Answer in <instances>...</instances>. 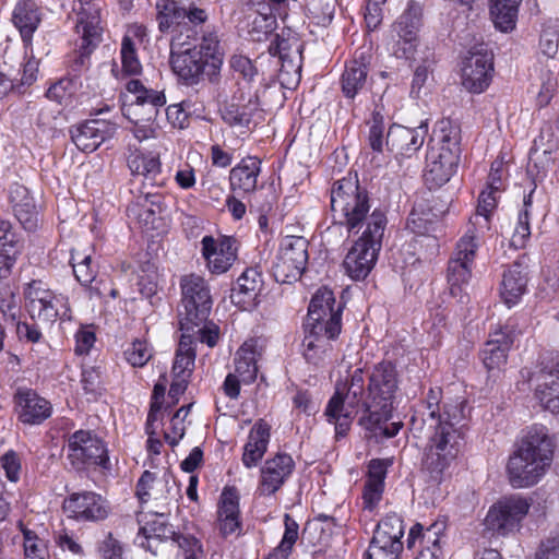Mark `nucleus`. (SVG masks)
Listing matches in <instances>:
<instances>
[{"instance_id": "obj_1", "label": "nucleus", "mask_w": 559, "mask_h": 559, "mask_svg": "<svg viewBox=\"0 0 559 559\" xmlns=\"http://www.w3.org/2000/svg\"><path fill=\"white\" fill-rule=\"evenodd\" d=\"M441 391L430 389L413 425L420 421L429 436V445L424 459V469L435 483H440L443 472L456 457L461 435L457 425L465 418L464 402L445 403L440 406Z\"/></svg>"}, {"instance_id": "obj_2", "label": "nucleus", "mask_w": 559, "mask_h": 559, "mask_svg": "<svg viewBox=\"0 0 559 559\" xmlns=\"http://www.w3.org/2000/svg\"><path fill=\"white\" fill-rule=\"evenodd\" d=\"M554 448L546 427H532L509 456L507 475L511 486L528 488L536 485L551 465Z\"/></svg>"}, {"instance_id": "obj_3", "label": "nucleus", "mask_w": 559, "mask_h": 559, "mask_svg": "<svg viewBox=\"0 0 559 559\" xmlns=\"http://www.w3.org/2000/svg\"><path fill=\"white\" fill-rule=\"evenodd\" d=\"M396 390L395 367L391 362L377 365L369 378L368 395L362 403L365 415L360 418V425L374 437L392 438L402 427L400 423H389Z\"/></svg>"}, {"instance_id": "obj_4", "label": "nucleus", "mask_w": 559, "mask_h": 559, "mask_svg": "<svg viewBox=\"0 0 559 559\" xmlns=\"http://www.w3.org/2000/svg\"><path fill=\"white\" fill-rule=\"evenodd\" d=\"M370 199L366 189L358 183L357 177H345L337 180L331 190V210L337 224L348 231L358 233L370 224L371 216L381 210L370 213Z\"/></svg>"}, {"instance_id": "obj_5", "label": "nucleus", "mask_w": 559, "mask_h": 559, "mask_svg": "<svg viewBox=\"0 0 559 559\" xmlns=\"http://www.w3.org/2000/svg\"><path fill=\"white\" fill-rule=\"evenodd\" d=\"M386 226L383 212H376L361 237L346 254L343 266L353 280H364L374 266Z\"/></svg>"}, {"instance_id": "obj_6", "label": "nucleus", "mask_w": 559, "mask_h": 559, "mask_svg": "<svg viewBox=\"0 0 559 559\" xmlns=\"http://www.w3.org/2000/svg\"><path fill=\"white\" fill-rule=\"evenodd\" d=\"M365 379L360 368L350 374V381L337 383L335 393L325 408L329 423L334 424L337 436H344L348 431L357 408L366 399L364 396Z\"/></svg>"}, {"instance_id": "obj_7", "label": "nucleus", "mask_w": 559, "mask_h": 559, "mask_svg": "<svg viewBox=\"0 0 559 559\" xmlns=\"http://www.w3.org/2000/svg\"><path fill=\"white\" fill-rule=\"evenodd\" d=\"M484 228L469 223L465 234L456 245L454 258L449 262L448 283L450 294L464 304L467 300L466 287L471 278V266L479 248Z\"/></svg>"}, {"instance_id": "obj_8", "label": "nucleus", "mask_w": 559, "mask_h": 559, "mask_svg": "<svg viewBox=\"0 0 559 559\" xmlns=\"http://www.w3.org/2000/svg\"><path fill=\"white\" fill-rule=\"evenodd\" d=\"M182 299L178 309L181 331L190 332L204 322L212 308L210 287L197 274L185 275L180 281Z\"/></svg>"}, {"instance_id": "obj_9", "label": "nucleus", "mask_w": 559, "mask_h": 559, "mask_svg": "<svg viewBox=\"0 0 559 559\" xmlns=\"http://www.w3.org/2000/svg\"><path fill=\"white\" fill-rule=\"evenodd\" d=\"M532 501L520 495L500 498L488 510L484 520L487 531L500 536L518 532L528 514Z\"/></svg>"}, {"instance_id": "obj_10", "label": "nucleus", "mask_w": 559, "mask_h": 559, "mask_svg": "<svg viewBox=\"0 0 559 559\" xmlns=\"http://www.w3.org/2000/svg\"><path fill=\"white\" fill-rule=\"evenodd\" d=\"M26 309L29 316L43 323H52L57 319L70 318L67 297L56 294L41 281H32L24 288Z\"/></svg>"}, {"instance_id": "obj_11", "label": "nucleus", "mask_w": 559, "mask_h": 559, "mask_svg": "<svg viewBox=\"0 0 559 559\" xmlns=\"http://www.w3.org/2000/svg\"><path fill=\"white\" fill-rule=\"evenodd\" d=\"M308 262V241L304 237L287 236L281 242L272 265L274 278L278 283L297 281Z\"/></svg>"}, {"instance_id": "obj_12", "label": "nucleus", "mask_w": 559, "mask_h": 559, "mask_svg": "<svg viewBox=\"0 0 559 559\" xmlns=\"http://www.w3.org/2000/svg\"><path fill=\"white\" fill-rule=\"evenodd\" d=\"M170 66L173 72L186 85H197L207 79L214 82L219 71L207 68V61L200 56L194 48H183V44L173 43L170 52Z\"/></svg>"}, {"instance_id": "obj_13", "label": "nucleus", "mask_w": 559, "mask_h": 559, "mask_svg": "<svg viewBox=\"0 0 559 559\" xmlns=\"http://www.w3.org/2000/svg\"><path fill=\"white\" fill-rule=\"evenodd\" d=\"M403 534V520L396 514L385 516L377 525L365 559H399Z\"/></svg>"}, {"instance_id": "obj_14", "label": "nucleus", "mask_w": 559, "mask_h": 559, "mask_svg": "<svg viewBox=\"0 0 559 559\" xmlns=\"http://www.w3.org/2000/svg\"><path fill=\"white\" fill-rule=\"evenodd\" d=\"M76 15L75 27L81 35L82 44L80 53L72 64V70L80 73L88 67L90 55L102 39L103 27L100 26V9L97 4L80 8Z\"/></svg>"}, {"instance_id": "obj_15", "label": "nucleus", "mask_w": 559, "mask_h": 559, "mask_svg": "<svg viewBox=\"0 0 559 559\" xmlns=\"http://www.w3.org/2000/svg\"><path fill=\"white\" fill-rule=\"evenodd\" d=\"M68 459L76 469L88 465L107 468L109 461L103 441L91 431L85 430L75 431L69 438Z\"/></svg>"}, {"instance_id": "obj_16", "label": "nucleus", "mask_w": 559, "mask_h": 559, "mask_svg": "<svg viewBox=\"0 0 559 559\" xmlns=\"http://www.w3.org/2000/svg\"><path fill=\"white\" fill-rule=\"evenodd\" d=\"M492 70V53L485 44L475 45L463 60L462 84L472 93H481L489 85Z\"/></svg>"}, {"instance_id": "obj_17", "label": "nucleus", "mask_w": 559, "mask_h": 559, "mask_svg": "<svg viewBox=\"0 0 559 559\" xmlns=\"http://www.w3.org/2000/svg\"><path fill=\"white\" fill-rule=\"evenodd\" d=\"M341 313L342 308H335L333 292L320 288L310 300L306 328L319 325L328 335L337 336L342 328Z\"/></svg>"}, {"instance_id": "obj_18", "label": "nucleus", "mask_w": 559, "mask_h": 559, "mask_svg": "<svg viewBox=\"0 0 559 559\" xmlns=\"http://www.w3.org/2000/svg\"><path fill=\"white\" fill-rule=\"evenodd\" d=\"M62 510L69 519L78 522H98L108 516L107 501L94 491L69 495L62 502Z\"/></svg>"}, {"instance_id": "obj_19", "label": "nucleus", "mask_w": 559, "mask_h": 559, "mask_svg": "<svg viewBox=\"0 0 559 559\" xmlns=\"http://www.w3.org/2000/svg\"><path fill=\"white\" fill-rule=\"evenodd\" d=\"M420 26L421 7L412 1L392 26L399 37L392 46L394 56L405 59L414 56Z\"/></svg>"}, {"instance_id": "obj_20", "label": "nucleus", "mask_w": 559, "mask_h": 559, "mask_svg": "<svg viewBox=\"0 0 559 559\" xmlns=\"http://www.w3.org/2000/svg\"><path fill=\"white\" fill-rule=\"evenodd\" d=\"M126 90L135 96L136 106H148L146 119L147 123L140 124L135 122L133 133L139 141L147 140L154 136L152 119L157 114V107H162L166 103L165 95L162 92L148 90L138 79H132L126 84Z\"/></svg>"}, {"instance_id": "obj_21", "label": "nucleus", "mask_w": 559, "mask_h": 559, "mask_svg": "<svg viewBox=\"0 0 559 559\" xmlns=\"http://www.w3.org/2000/svg\"><path fill=\"white\" fill-rule=\"evenodd\" d=\"M460 159L459 153L451 148L429 147L426 156L425 180L430 187L447 183L455 173Z\"/></svg>"}, {"instance_id": "obj_22", "label": "nucleus", "mask_w": 559, "mask_h": 559, "mask_svg": "<svg viewBox=\"0 0 559 559\" xmlns=\"http://www.w3.org/2000/svg\"><path fill=\"white\" fill-rule=\"evenodd\" d=\"M127 163L134 181L139 180L143 189L158 188L164 185L165 179L157 154L134 150L129 154Z\"/></svg>"}, {"instance_id": "obj_23", "label": "nucleus", "mask_w": 559, "mask_h": 559, "mask_svg": "<svg viewBox=\"0 0 559 559\" xmlns=\"http://www.w3.org/2000/svg\"><path fill=\"white\" fill-rule=\"evenodd\" d=\"M185 537L176 535L173 526L167 523L163 514H155L140 527L135 543L140 547L156 554L162 542L170 540L171 544L179 546V542Z\"/></svg>"}, {"instance_id": "obj_24", "label": "nucleus", "mask_w": 559, "mask_h": 559, "mask_svg": "<svg viewBox=\"0 0 559 559\" xmlns=\"http://www.w3.org/2000/svg\"><path fill=\"white\" fill-rule=\"evenodd\" d=\"M71 138L81 151L93 152L114 136L116 124L100 119L88 120L71 129Z\"/></svg>"}, {"instance_id": "obj_25", "label": "nucleus", "mask_w": 559, "mask_h": 559, "mask_svg": "<svg viewBox=\"0 0 559 559\" xmlns=\"http://www.w3.org/2000/svg\"><path fill=\"white\" fill-rule=\"evenodd\" d=\"M269 52L278 56L282 61L281 74L295 73L299 75L301 69V44L290 32L272 35Z\"/></svg>"}, {"instance_id": "obj_26", "label": "nucleus", "mask_w": 559, "mask_h": 559, "mask_svg": "<svg viewBox=\"0 0 559 559\" xmlns=\"http://www.w3.org/2000/svg\"><path fill=\"white\" fill-rule=\"evenodd\" d=\"M427 132L426 123H420L417 128L393 124L386 133L385 144L396 154L412 156L423 146Z\"/></svg>"}, {"instance_id": "obj_27", "label": "nucleus", "mask_w": 559, "mask_h": 559, "mask_svg": "<svg viewBox=\"0 0 559 559\" xmlns=\"http://www.w3.org/2000/svg\"><path fill=\"white\" fill-rule=\"evenodd\" d=\"M294 467L293 457L285 453H278L266 460L261 468V493L270 496L276 492L292 474Z\"/></svg>"}, {"instance_id": "obj_28", "label": "nucleus", "mask_w": 559, "mask_h": 559, "mask_svg": "<svg viewBox=\"0 0 559 559\" xmlns=\"http://www.w3.org/2000/svg\"><path fill=\"white\" fill-rule=\"evenodd\" d=\"M202 252L210 271L215 274L225 273L236 259V249L230 238L217 241L211 236H205L202 239Z\"/></svg>"}, {"instance_id": "obj_29", "label": "nucleus", "mask_w": 559, "mask_h": 559, "mask_svg": "<svg viewBox=\"0 0 559 559\" xmlns=\"http://www.w3.org/2000/svg\"><path fill=\"white\" fill-rule=\"evenodd\" d=\"M307 334L302 341V355L308 364L323 367L332 354L331 341L336 336L324 333L321 326L306 328Z\"/></svg>"}, {"instance_id": "obj_30", "label": "nucleus", "mask_w": 559, "mask_h": 559, "mask_svg": "<svg viewBox=\"0 0 559 559\" xmlns=\"http://www.w3.org/2000/svg\"><path fill=\"white\" fill-rule=\"evenodd\" d=\"M9 198L14 215L24 229L35 230L38 226V212L28 189L23 185L13 183L10 187Z\"/></svg>"}, {"instance_id": "obj_31", "label": "nucleus", "mask_w": 559, "mask_h": 559, "mask_svg": "<svg viewBox=\"0 0 559 559\" xmlns=\"http://www.w3.org/2000/svg\"><path fill=\"white\" fill-rule=\"evenodd\" d=\"M369 56L365 51L356 52L346 63L341 78L342 92L345 97L354 98L366 85L368 78Z\"/></svg>"}, {"instance_id": "obj_32", "label": "nucleus", "mask_w": 559, "mask_h": 559, "mask_svg": "<svg viewBox=\"0 0 559 559\" xmlns=\"http://www.w3.org/2000/svg\"><path fill=\"white\" fill-rule=\"evenodd\" d=\"M261 160L248 156L230 170V187L237 193H250L257 189Z\"/></svg>"}, {"instance_id": "obj_33", "label": "nucleus", "mask_w": 559, "mask_h": 559, "mask_svg": "<svg viewBox=\"0 0 559 559\" xmlns=\"http://www.w3.org/2000/svg\"><path fill=\"white\" fill-rule=\"evenodd\" d=\"M270 441V426L260 419L250 430L248 441L243 447L242 464L252 468L264 456Z\"/></svg>"}, {"instance_id": "obj_34", "label": "nucleus", "mask_w": 559, "mask_h": 559, "mask_svg": "<svg viewBox=\"0 0 559 559\" xmlns=\"http://www.w3.org/2000/svg\"><path fill=\"white\" fill-rule=\"evenodd\" d=\"M263 280L261 273L255 269H247L237 280L231 289L230 299L234 304L246 309L250 307L260 290Z\"/></svg>"}, {"instance_id": "obj_35", "label": "nucleus", "mask_w": 559, "mask_h": 559, "mask_svg": "<svg viewBox=\"0 0 559 559\" xmlns=\"http://www.w3.org/2000/svg\"><path fill=\"white\" fill-rule=\"evenodd\" d=\"M11 229L10 222L0 221V280L7 278L11 274L22 249L19 238Z\"/></svg>"}, {"instance_id": "obj_36", "label": "nucleus", "mask_w": 559, "mask_h": 559, "mask_svg": "<svg viewBox=\"0 0 559 559\" xmlns=\"http://www.w3.org/2000/svg\"><path fill=\"white\" fill-rule=\"evenodd\" d=\"M41 21V12L34 0H20L12 13V22L24 41L31 40Z\"/></svg>"}, {"instance_id": "obj_37", "label": "nucleus", "mask_w": 559, "mask_h": 559, "mask_svg": "<svg viewBox=\"0 0 559 559\" xmlns=\"http://www.w3.org/2000/svg\"><path fill=\"white\" fill-rule=\"evenodd\" d=\"M17 404L21 407L20 418L26 424H40L51 413L50 403L33 391H20Z\"/></svg>"}, {"instance_id": "obj_38", "label": "nucleus", "mask_w": 559, "mask_h": 559, "mask_svg": "<svg viewBox=\"0 0 559 559\" xmlns=\"http://www.w3.org/2000/svg\"><path fill=\"white\" fill-rule=\"evenodd\" d=\"M527 277L520 264H513L503 273L501 297L510 308L519 302L526 292Z\"/></svg>"}, {"instance_id": "obj_39", "label": "nucleus", "mask_w": 559, "mask_h": 559, "mask_svg": "<svg viewBox=\"0 0 559 559\" xmlns=\"http://www.w3.org/2000/svg\"><path fill=\"white\" fill-rule=\"evenodd\" d=\"M441 211H435L428 200H420L414 204L407 219V227L417 235H427L435 230V225L441 215Z\"/></svg>"}, {"instance_id": "obj_40", "label": "nucleus", "mask_w": 559, "mask_h": 559, "mask_svg": "<svg viewBox=\"0 0 559 559\" xmlns=\"http://www.w3.org/2000/svg\"><path fill=\"white\" fill-rule=\"evenodd\" d=\"M262 118L258 96L250 98L247 104L231 103L223 111V119L230 126L248 127L251 122L257 124Z\"/></svg>"}, {"instance_id": "obj_41", "label": "nucleus", "mask_w": 559, "mask_h": 559, "mask_svg": "<svg viewBox=\"0 0 559 559\" xmlns=\"http://www.w3.org/2000/svg\"><path fill=\"white\" fill-rule=\"evenodd\" d=\"M163 200L164 198L159 193L141 189L136 203L131 210L135 212L136 218L144 226L154 225L156 218L165 210Z\"/></svg>"}, {"instance_id": "obj_42", "label": "nucleus", "mask_w": 559, "mask_h": 559, "mask_svg": "<svg viewBox=\"0 0 559 559\" xmlns=\"http://www.w3.org/2000/svg\"><path fill=\"white\" fill-rule=\"evenodd\" d=\"M542 382L536 388V396L543 406L559 414V361L548 372L540 374Z\"/></svg>"}, {"instance_id": "obj_43", "label": "nucleus", "mask_w": 559, "mask_h": 559, "mask_svg": "<svg viewBox=\"0 0 559 559\" xmlns=\"http://www.w3.org/2000/svg\"><path fill=\"white\" fill-rule=\"evenodd\" d=\"M444 530L445 524L443 522H435L426 530H424L421 524L417 523L409 531L407 546L408 548H412L415 545V542L419 539L420 548L442 549Z\"/></svg>"}, {"instance_id": "obj_44", "label": "nucleus", "mask_w": 559, "mask_h": 559, "mask_svg": "<svg viewBox=\"0 0 559 559\" xmlns=\"http://www.w3.org/2000/svg\"><path fill=\"white\" fill-rule=\"evenodd\" d=\"M510 345L511 340L504 333H496L495 337L489 340L481 350V359L485 367L488 370H495L504 365Z\"/></svg>"}, {"instance_id": "obj_45", "label": "nucleus", "mask_w": 559, "mask_h": 559, "mask_svg": "<svg viewBox=\"0 0 559 559\" xmlns=\"http://www.w3.org/2000/svg\"><path fill=\"white\" fill-rule=\"evenodd\" d=\"M460 127L450 119H442L436 124L429 147L451 148V152L460 154Z\"/></svg>"}, {"instance_id": "obj_46", "label": "nucleus", "mask_w": 559, "mask_h": 559, "mask_svg": "<svg viewBox=\"0 0 559 559\" xmlns=\"http://www.w3.org/2000/svg\"><path fill=\"white\" fill-rule=\"evenodd\" d=\"M189 332L183 331L173 366V373L175 378L188 379L193 370L195 360V349L193 347V340Z\"/></svg>"}, {"instance_id": "obj_47", "label": "nucleus", "mask_w": 559, "mask_h": 559, "mask_svg": "<svg viewBox=\"0 0 559 559\" xmlns=\"http://www.w3.org/2000/svg\"><path fill=\"white\" fill-rule=\"evenodd\" d=\"M521 2L522 0H490V14L499 29L508 32L515 26Z\"/></svg>"}, {"instance_id": "obj_48", "label": "nucleus", "mask_w": 559, "mask_h": 559, "mask_svg": "<svg viewBox=\"0 0 559 559\" xmlns=\"http://www.w3.org/2000/svg\"><path fill=\"white\" fill-rule=\"evenodd\" d=\"M532 193L533 191L524 197L522 209L518 213L516 224L511 237V245L515 249L524 248L531 237L530 218Z\"/></svg>"}, {"instance_id": "obj_49", "label": "nucleus", "mask_w": 559, "mask_h": 559, "mask_svg": "<svg viewBox=\"0 0 559 559\" xmlns=\"http://www.w3.org/2000/svg\"><path fill=\"white\" fill-rule=\"evenodd\" d=\"M157 21L162 32L168 31L173 25L180 24L186 19L187 9L175 0H157Z\"/></svg>"}, {"instance_id": "obj_50", "label": "nucleus", "mask_w": 559, "mask_h": 559, "mask_svg": "<svg viewBox=\"0 0 559 559\" xmlns=\"http://www.w3.org/2000/svg\"><path fill=\"white\" fill-rule=\"evenodd\" d=\"M258 367L255 362L254 352L251 347L241 346L235 356V372L242 383H250L255 380Z\"/></svg>"}, {"instance_id": "obj_51", "label": "nucleus", "mask_w": 559, "mask_h": 559, "mask_svg": "<svg viewBox=\"0 0 559 559\" xmlns=\"http://www.w3.org/2000/svg\"><path fill=\"white\" fill-rule=\"evenodd\" d=\"M200 56L207 61V68L210 70L221 71L223 64V52L221 51L219 40L215 33H206L203 35L200 45L193 46Z\"/></svg>"}, {"instance_id": "obj_52", "label": "nucleus", "mask_w": 559, "mask_h": 559, "mask_svg": "<svg viewBox=\"0 0 559 559\" xmlns=\"http://www.w3.org/2000/svg\"><path fill=\"white\" fill-rule=\"evenodd\" d=\"M75 278L84 286L90 285L96 276V271L92 266V257L79 251H72L70 260Z\"/></svg>"}, {"instance_id": "obj_53", "label": "nucleus", "mask_w": 559, "mask_h": 559, "mask_svg": "<svg viewBox=\"0 0 559 559\" xmlns=\"http://www.w3.org/2000/svg\"><path fill=\"white\" fill-rule=\"evenodd\" d=\"M540 52L547 58H554L559 48V26L554 22H547L543 25L539 44Z\"/></svg>"}, {"instance_id": "obj_54", "label": "nucleus", "mask_w": 559, "mask_h": 559, "mask_svg": "<svg viewBox=\"0 0 559 559\" xmlns=\"http://www.w3.org/2000/svg\"><path fill=\"white\" fill-rule=\"evenodd\" d=\"M122 72L126 75H138L142 71V66L139 61L135 46L129 36H124L120 49Z\"/></svg>"}, {"instance_id": "obj_55", "label": "nucleus", "mask_w": 559, "mask_h": 559, "mask_svg": "<svg viewBox=\"0 0 559 559\" xmlns=\"http://www.w3.org/2000/svg\"><path fill=\"white\" fill-rule=\"evenodd\" d=\"M538 80L539 84L536 103L538 107L543 108L547 106L551 100L557 90L558 81L555 72L550 69L540 70Z\"/></svg>"}, {"instance_id": "obj_56", "label": "nucleus", "mask_w": 559, "mask_h": 559, "mask_svg": "<svg viewBox=\"0 0 559 559\" xmlns=\"http://www.w3.org/2000/svg\"><path fill=\"white\" fill-rule=\"evenodd\" d=\"M496 192H489L483 191L479 195L478 200V206H477V213L469 223H476V226H479L480 228H488V222H489V214L492 211V209L496 206Z\"/></svg>"}, {"instance_id": "obj_57", "label": "nucleus", "mask_w": 559, "mask_h": 559, "mask_svg": "<svg viewBox=\"0 0 559 559\" xmlns=\"http://www.w3.org/2000/svg\"><path fill=\"white\" fill-rule=\"evenodd\" d=\"M124 357L133 367H143L152 357V352L146 342L135 340L126 350Z\"/></svg>"}, {"instance_id": "obj_58", "label": "nucleus", "mask_w": 559, "mask_h": 559, "mask_svg": "<svg viewBox=\"0 0 559 559\" xmlns=\"http://www.w3.org/2000/svg\"><path fill=\"white\" fill-rule=\"evenodd\" d=\"M25 559H46L48 551L45 540L31 531L24 532Z\"/></svg>"}, {"instance_id": "obj_59", "label": "nucleus", "mask_w": 559, "mask_h": 559, "mask_svg": "<svg viewBox=\"0 0 559 559\" xmlns=\"http://www.w3.org/2000/svg\"><path fill=\"white\" fill-rule=\"evenodd\" d=\"M217 515H239V496L234 488H225L221 495Z\"/></svg>"}, {"instance_id": "obj_60", "label": "nucleus", "mask_w": 559, "mask_h": 559, "mask_svg": "<svg viewBox=\"0 0 559 559\" xmlns=\"http://www.w3.org/2000/svg\"><path fill=\"white\" fill-rule=\"evenodd\" d=\"M252 24L251 34L253 39L260 41L264 37L266 38L269 35H273L272 31L275 25V17L273 15H259L254 19Z\"/></svg>"}, {"instance_id": "obj_61", "label": "nucleus", "mask_w": 559, "mask_h": 559, "mask_svg": "<svg viewBox=\"0 0 559 559\" xmlns=\"http://www.w3.org/2000/svg\"><path fill=\"white\" fill-rule=\"evenodd\" d=\"M1 465L5 471V475L9 480L14 483L19 480L21 463L17 454L14 451H8L2 455Z\"/></svg>"}, {"instance_id": "obj_62", "label": "nucleus", "mask_w": 559, "mask_h": 559, "mask_svg": "<svg viewBox=\"0 0 559 559\" xmlns=\"http://www.w3.org/2000/svg\"><path fill=\"white\" fill-rule=\"evenodd\" d=\"M377 1L368 0L365 12V22L369 31L376 29L382 22V5Z\"/></svg>"}, {"instance_id": "obj_63", "label": "nucleus", "mask_w": 559, "mask_h": 559, "mask_svg": "<svg viewBox=\"0 0 559 559\" xmlns=\"http://www.w3.org/2000/svg\"><path fill=\"white\" fill-rule=\"evenodd\" d=\"M180 556L183 559H200L203 550L200 542L195 537H185L179 542Z\"/></svg>"}, {"instance_id": "obj_64", "label": "nucleus", "mask_w": 559, "mask_h": 559, "mask_svg": "<svg viewBox=\"0 0 559 559\" xmlns=\"http://www.w3.org/2000/svg\"><path fill=\"white\" fill-rule=\"evenodd\" d=\"M536 559H559V533L542 544Z\"/></svg>"}]
</instances>
